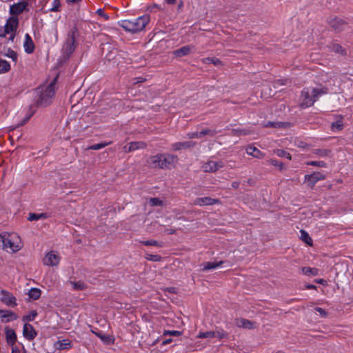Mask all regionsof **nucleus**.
Masks as SVG:
<instances>
[{"instance_id":"obj_34","label":"nucleus","mask_w":353,"mask_h":353,"mask_svg":"<svg viewBox=\"0 0 353 353\" xmlns=\"http://www.w3.org/2000/svg\"><path fill=\"white\" fill-rule=\"evenodd\" d=\"M37 314H38L36 310H32L28 314L23 316L22 320L23 321H27V322L32 321L35 319V317L37 316Z\"/></svg>"},{"instance_id":"obj_54","label":"nucleus","mask_w":353,"mask_h":353,"mask_svg":"<svg viewBox=\"0 0 353 353\" xmlns=\"http://www.w3.org/2000/svg\"><path fill=\"white\" fill-rule=\"evenodd\" d=\"M333 50L336 53H340V54L344 53V50H343V48L339 44L333 45Z\"/></svg>"},{"instance_id":"obj_53","label":"nucleus","mask_w":353,"mask_h":353,"mask_svg":"<svg viewBox=\"0 0 353 353\" xmlns=\"http://www.w3.org/2000/svg\"><path fill=\"white\" fill-rule=\"evenodd\" d=\"M146 259L152 261H159L161 258L159 255L157 254H149Z\"/></svg>"},{"instance_id":"obj_11","label":"nucleus","mask_w":353,"mask_h":353,"mask_svg":"<svg viewBox=\"0 0 353 353\" xmlns=\"http://www.w3.org/2000/svg\"><path fill=\"white\" fill-rule=\"evenodd\" d=\"M28 6V2L25 1H21L17 3H14L10 5L9 12L14 17H17V15L22 13Z\"/></svg>"},{"instance_id":"obj_21","label":"nucleus","mask_w":353,"mask_h":353,"mask_svg":"<svg viewBox=\"0 0 353 353\" xmlns=\"http://www.w3.org/2000/svg\"><path fill=\"white\" fill-rule=\"evenodd\" d=\"M245 150L248 155L252 156L256 159H262L265 156L262 152H261L257 148L253 145L248 146Z\"/></svg>"},{"instance_id":"obj_42","label":"nucleus","mask_w":353,"mask_h":353,"mask_svg":"<svg viewBox=\"0 0 353 353\" xmlns=\"http://www.w3.org/2000/svg\"><path fill=\"white\" fill-rule=\"evenodd\" d=\"M198 339H204V338H214V331H208L204 332H199L197 335Z\"/></svg>"},{"instance_id":"obj_52","label":"nucleus","mask_w":353,"mask_h":353,"mask_svg":"<svg viewBox=\"0 0 353 353\" xmlns=\"http://www.w3.org/2000/svg\"><path fill=\"white\" fill-rule=\"evenodd\" d=\"M92 332L103 341H108L110 340V336H105L101 332H95L94 331H92Z\"/></svg>"},{"instance_id":"obj_27","label":"nucleus","mask_w":353,"mask_h":353,"mask_svg":"<svg viewBox=\"0 0 353 353\" xmlns=\"http://www.w3.org/2000/svg\"><path fill=\"white\" fill-rule=\"evenodd\" d=\"M49 217V215L47 213H30L28 216V220L29 221H37L39 219H45Z\"/></svg>"},{"instance_id":"obj_6","label":"nucleus","mask_w":353,"mask_h":353,"mask_svg":"<svg viewBox=\"0 0 353 353\" xmlns=\"http://www.w3.org/2000/svg\"><path fill=\"white\" fill-rule=\"evenodd\" d=\"M77 32V29L74 28L70 34L68 36V39L65 41L63 48H62V54L64 59H68L70 57V55L75 50V34Z\"/></svg>"},{"instance_id":"obj_41","label":"nucleus","mask_w":353,"mask_h":353,"mask_svg":"<svg viewBox=\"0 0 353 353\" xmlns=\"http://www.w3.org/2000/svg\"><path fill=\"white\" fill-rule=\"evenodd\" d=\"M59 348L61 350L69 349L72 347L71 342L69 340L63 339L62 341H59Z\"/></svg>"},{"instance_id":"obj_7","label":"nucleus","mask_w":353,"mask_h":353,"mask_svg":"<svg viewBox=\"0 0 353 353\" xmlns=\"http://www.w3.org/2000/svg\"><path fill=\"white\" fill-rule=\"evenodd\" d=\"M223 166L224 163L222 161L209 160L202 165L201 168L205 172H215Z\"/></svg>"},{"instance_id":"obj_19","label":"nucleus","mask_w":353,"mask_h":353,"mask_svg":"<svg viewBox=\"0 0 353 353\" xmlns=\"http://www.w3.org/2000/svg\"><path fill=\"white\" fill-rule=\"evenodd\" d=\"M149 163L154 168L163 169V154H157L150 158Z\"/></svg>"},{"instance_id":"obj_49","label":"nucleus","mask_w":353,"mask_h":353,"mask_svg":"<svg viewBox=\"0 0 353 353\" xmlns=\"http://www.w3.org/2000/svg\"><path fill=\"white\" fill-rule=\"evenodd\" d=\"M96 13H97L99 16H100V17H103L105 21H108V20H109V19H110L109 15H108V14L105 13V12H104V11H103V9H101V8H99V9L96 11Z\"/></svg>"},{"instance_id":"obj_10","label":"nucleus","mask_w":353,"mask_h":353,"mask_svg":"<svg viewBox=\"0 0 353 353\" xmlns=\"http://www.w3.org/2000/svg\"><path fill=\"white\" fill-rule=\"evenodd\" d=\"M1 301L5 305L10 307H15L17 305L16 298L10 292L6 290L1 291Z\"/></svg>"},{"instance_id":"obj_16","label":"nucleus","mask_w":353,"mask_h":353,"mask_svg":"<svg viewBox=\"0 0 353 353\" xmlns=\"http://www.w3.org/2000/svg\"><path fill=\"white\" fill-rule=\"evenodd\" d=\"M147 147L146 143L143 141H133L128 144V146L125 147V150L127 152H133L140 149H144Z\"/></svg>"},{"instance_id":"obj_37","label":"nucleus","mask_w":353,"mask_h":353,"mask_svg":"<svg viewBox=\"0 0 353 353\" xmlns=\"http://www.w3.org/2000/svg\"><path fill=\"white\" fill-rule=\"evenodd\" d=\"M110 143H111V142H104V143L94 144V145L89 146L87 148V150H100V149H102V148H105V146L110 145Z\"/></svg>"},{"instance_id":"obj_45","label":"nucleus","mask_w":353,"mask_h":353,"mask_svg":"<svg viewBox=\"0 0 353 353\" xmlns=\"http://www.w3.org/2000/svg\"><path fill=\"white\" fill-rule=\"evenodd\" d=\"M201 135L205 136V135H209L210 137H214L216 134L217 132L215 130H210V129H205L200 132Z\"/></svg>"},{"instance_id":"obj_20","label":"nucleus","mask_w":353,"mask_h":353,"mask_svg":"<svg viewBox=\"0 0 353 353\" xmlns=\"http://www.w3.org/2000/svg\"><path fill=\"white\" fill-rule=\"evenodd\" d=\"M226 263V261H209L205 262L202 264V271L206 272L208 270H214L217 268H219L223 263Z\"/></svg>"},{"instance_id":"obj_2","label":"nucleus","mask_w":353,"mask_h":353,"mask_svg":"<svg viewBox=\"0 0 353 353\" xmlns=\"http://www.w3.org/2000/svg\"><path fill=\"white\" fill-rule=\"evenodd\" d=\"M55 79L49 85H44L37 89L36 103L39 106H47L51 103L55 93Z\"/></svg>"},{"instance_id":"obj_62","label":"nucleus","mask_w":353,"mask_h":353,"mask_svg":"<svg viewBox=\"0 0 353 353\" xmlns=\"http://www.w3.org/2000/svg\"><path fill=\"white\" fill-rule=\"evenodd\" d=\"M12 353H21V352L17 347H13L12 348Z\"/></svg>"},{"instance_id":"obj_28","label":"nucleus","mask_w":353,"mask_h":353,"mask_svg":"<svg viewBox=\"0 0 353 353\" xmlns=\"http://www.w3.org/2000/svg\"><path fill=\"white\" fill-rule=\"evenodd\" d=\"M300 239L310 246L312 245L313 241L309 234L304 230L300 231Z\"/></svg>"},{"instance_id":"obj_22","label":"nucleus","mask_w":353,"mask_h":353,"mask_svg":"<svg viewBox=\"0 0 353 353\" xmlns=\"http://www.w3.org/2000/svg\"><path fill=\"white\" fill-rule=\"evenodd\" d=\"M0 316L5 319L6 322L12 321L18 319L17 314L10 310H0Z\"/></svg>"},{"instance_id":"obj_29","label":"nucleus","mask_w":353,"mask_h":353,"mask_svg":"<svg viewBox=\"0 0 353 353\" xmlns=\"http://www.w3.org/2000/svg\"><path fill=\"white\" fill-rule=\"evenodd\" d=\"M70 283L74 290H83L87 288L86 284L81 281H70Z\"/></svg>"},{"instance_id":"obj_13","label":"nucleus","mask_w":353,"mask_h":353,"mask_svg":"<svg viewBox=\"0 0 353 353\" xmlns=\"http://www.w3.org/2000/svg\"><path fill=\"white\" fill-rule=\"evenodd\" d=\"M220 201L210 197H199L194 201V205L198 206L212 205L219 203Z\"/></svg>"},{"instance_id":"obj_44","label":"nucleus","mask_w":353,"mask_h":353,"mask_svg":"<svg viewBox=\"0 0 353 353\" xmlns=\"http://www.w3.org/2000/svg\"><path fill=\"white\" fill-rule=\"evenodd\" d=\"M149 204L151 206H162L163 201L158 198H151L149 200Z\"/></svg>"},{"instance_id":"obj_26","label":"nucleus","mask_w":353,"mask_h":353,"mask_svg":"<svg viewBox=\"0 0 353 353\" xmlns=\"http://www.w3.org/2000/svg\"><path fill=\"white\" fill-rule=\"evenodd\" d=\"M236 325L245 329H252L254 327L253 322L245 319H238L236 321Z\"/></svg>"},{"instance_id":"obj_3","label":"nucleus","mask_w":353,"mask_h":353,"mask_svg":"<svg viewBox=\"0 0 353 353\" xmlns=\"http://www.w3.org/2000/svg\"><path fill=\"white\" fill-rule=\"evenodd\" d=\"M0 247L8 252H17L22 248L23 244L19 236L3 233L0 234Z\"/></svg>"},{"instance_id":"obj_1","label":"nucleus","mask_w":353,"mask_h":353,"mask_svg":"<svg viewBox=\"0 0 353 353\" xmlns=\"http://www.w3.org/2000/svg\"><path fill=\"white\" fill-rule=\"evenodd\" d=\"M150 21V16H143L132 19H124L118 22L119 25L128 32L135 33L142 31Z\"/></svg>"},{"instance_id":"obj_12","label":"nucleus","mask_w":353,"mask_h":353,"mask_svg":"<svg viewBox=\"0 0 353 353\" xmlns=\"http://www.w3.org/2000/svg\"><path fill=\"white\" fill-rule=\"evenodd\" d=\"M177 161V156L170 154H163V169H171Z\"/></svg>"},{"instance_id":"obj_59","label":"nucleus","mask_w":353,"mask_h":353,"mask_svg":"<svg viewBox=\"0 0 353 353\" xmlns=\"http://www.w3.org/2000/svg\"><path fill=\"white\" fill-rule=\"evenodd\" d=\"M165 232L168 234H174L176 233V230L175 229H173V228H170V229H166L165 230Z\"/></svg>"},{"instance_id":"obj_4","label":"nucleus","mask_w":353,"mask_h":353,"mask_svg":"<svg viewBox=\"0 0 353 353\" xmlns=\"http://www.w3.org/2000/svg\"><path fill=\"white\" fill-rule=\"evenodd\" d=\"M19 26V19L17 17H10L3 26H0V38H6L8 43H14Z\"/></svg>"},{"instance_id":"obj_9","label":"nucleus","mask_w":353,"mask_h":353,"mask_svg":"<svg viewBox=\"0 0 353 353\" xmlns=\"http://www.w3.org/2000/svg\"><path fill=\"white\" fill-rule=\"evenodd\" d=\"M325 179V175L320 172H315L311 174H306L305 176V181L311 188H313L318 181Z\"/></svg>"},{"instance_id":"obj_14","label":"nucleus","mask_w":353,"mask_h":353,"mask_svg":"<svg viewBox=\"0 0 353 353\" xmlns=\"http://www.w3.org/2000/svg\"><path fill=\"white\" fill-rule=\"evenodd\" d=\"M23 335L28 341H32L37 335V331L29 323H25L23 327Z\"/></svg>"},{"instance_id":"obj_33","label":"nucleus","mask_w":353,"mask_h":353,"mask_svg":"<svg viewBox=\"0 0 353 353\" xmlns=\"http://www.w3.org/2000/svg\"><path fill=\"white\" fill-rule=\"evenodd\" d=\"M302 272L308 276H316L318 274V269L310 267H304L302 268Z\"/></svg>"},{"instance_id":"obj_40","label":"nucleus","mask_w":353,"mask_h":353,"mask_svg":"<svg viewBox=\"0 0 353 353\" xmlns=\"http://www.w3.org/2000/svg\"><path fill=\"white\" fill-rule=\"evenodd\" d=\"M140 243L144 245H153V246H158V247L163 246L162 243H160L156 240L142 241H140Z\"/></svg>"},{"instance_id":"obj_15","label":"nucleus","mask_w":353,"mask_h":353,"mask_svg":"<svg viewBox=\"0 0 353 353\" xmlns=\"http://www.w3.org/2000/svg\"><path fill=\"white\" fill-rule=\"evenodd\" d=\"M24 50L28 54H31L34 50V43L29 34H25L24 42H23Z\"/></svg>"},{"instance_id":"obj_35","label":"nucleus","mask_w":353,"mask_h":353,"mask_svg":"<svg viewBox=\"0 0 353 353\" xmlns=\"http://www.w3.org/2000/svg\"><path fill=\"white\" fill-rule=\"evenodd\" d=\"M314 153L321 157H323L330 155L331 150L327 149H315Z\"/></svg>"},{"instance_id":"obj_32","label":"nucleus","mask_w":353,"mask_h":353,"mask_svg":"<svg viewBox=\"0 0 353 353\" xmlns=\"http://www.w3.org/2000/svg\"><path fill=\"white\" fill-rule=\"evenodd\" d=\"M10 70V63L6 60L0 59V74L6 73L9 72Z\"/></svg>"},{"instance_id":"obj_47","label":"nucleus","mask_w":353,"mask_h":353,"mask_svg":"<svg viewBox=\"0 0 353 353\" xmlns=\"http://www.w3.org/2000/svg\"><path fill=\"white\" fill-rule=\"evenodd\" d=\"M204 62L206 63H213L215 65H219L221 64V61L219 59H217V58H210V57H208V58H206L205 59Z\"/></svg>"},{"instance_id":"obj_31","label":"nucleus","mask_w":353,"mask_h":353,"mask_svg":"<svg viewBox=\"0 0 353 353\" xmlns=\"http://www.w3.org/2000/svg\"><path fill=\"white\" fill-rule=\"evenodd\" d=\"M34 112L35 110L33 109L32 105H30L27 110L25 117L23 118V121L18 125V126H21L25 124L32 117Z\"/></svg>"},{"instance_id":"obj_46","label":"nucleus","mask_w":353,"mask_h":353,"mask_svg":"<svg viewBox=\"0 0 353 353\" xmlns=\"http://www.w3.org/2000/svg\"><path fill=\"white\" fill-rule=\"evenodd\" d=\"M61 6V2L59 0H53L52 7L50 8L52 12H57L59 10Z\"/></svg>"},{"instance_id":"obj_8","label":"nucleus","mask_w":353,"mask_h":353,"mask_svg":"<svg viewBox=\"0 0 353 353\" xmlns=\"http://www.w3.org/2000/svg\"><path fill=\"white\" fill-rule=\"evenodd\" d=\"M60 260L61 256L59 254L54 251H50L46 254L43 263L45 265L52 267L58 265Z\"/></svg>"},{"instance_id":"obj_60","label":"nucleus","mask_w":353,"mask_h":353,"mask_svg":"<svg viewBox=\"0 0 353 353\" xmlns=\"http://www.w3.org/2000/svg\"><path fill=\"white\" fill-rule=\"evenodd\" d=\"M168 292H170V293H176V289L175 288H167L166 290Z\"/></svg>"},{"instance_id":"obj_30","label":"nucleus","mask_w":353,"mask_h":353,"mask_svg":"<svg viewBox=\"0 0 353 353\" xmlns=\"http://www.w3.org/2000/svg\"><path fill=\"white\" fill-rule=\"evenodd\" d=\"M41 296V290L36 288H32L28 292V296L32 300H37Z\"/></svg>"},{"instance_id":"obj_18","label":"nucleus","mask_w":353,"mask_h":353,"mask_svg":"<svg viewBox=\"0 0 353 353\" xmlns=\"http://www.w3.org/2000/svg\"><path fill=\"white\" fill-rule=\"evenodd\" d=\"M330 25L336 31H341L347 26V23L343 19L336 17L330 19Z\"/></svg>"},{"instance_id":"obj_5","label":"nucleus","mask_w":353,"mask_h":353,"mask_svg":"<svg viewBox=\"0 0 353 353\" xmlns=\"http://www.w3.org/2000/svg\"><path fill=\"white\" fill-rule=\"evenodd\" d=\"M327 92V89L326 88H323L321 89L313 88L311 92L308 88L303 89L301 95L302 99L301 107L303 108H306L312 106L321 95L325 94Z\"/></svg>"},{"instance_id":"obj_61","label":"nucleus","mask_w":353,"mask_h":353,"mask_svg":"<svg viewBox=\"0 0 353 353\" xmlns=\"http://www.w3.org/2000/svg\"><path fill=\"white\" fill-rule=\"evenodd\" d=\"M172 340L171 339H166V340H165V341H163L162 342V345H167V344H168V343H171V342H172Z\"/></svg>"},{"instance_id":"obj_23","label":"nucleus","mask_w":353,"mask_h":353,"mask_svg":"<svg viewBox=\"0 0 353 353\" xmlns=\"http://www.w3.org/2000/svg\"><path fill=\"white\" fill-rule=\"evenodd\" d=\"M6 338L7 343L10 345H14L17 341V334L14 330L7 329L6 330Z\"/></svg>"},{"instance_id":"obj_17","label":"nucleus","mask_w":353,"mask_h":353,"mask_svg":"<svg viewBox=\"0 0 353 353\" xmlns=\"http://www.w3.org/2000/svg\"><path fill=\"white\" fill-rule=\"evenodd\" d=\"M196 145V142L194 141H183V142H176L172 145V149L174 151L180 150L182 149H188L193 148Z\"/></svg>"},{"instance_id":"obj_56","label":"nucleus","mask_w":353,"mask_h":353,"mask_svg":"<svg viewBox=\"0 0 353 353\" xmlns=\"http://www.w3.org/2000/svg\"><path fill=\"white\" fill-rule=\"evenodd\" d=\"M314 310L318 312L321 317H326L327 316V312L321 307H315Z\"/></svg>"},{"instance_id":"obj_25","label":"nucleus","mask_w":353,"mask_h":353,"mask_svg":"<svg viewBox=\"0 0 353 353\" xmlns=\"http://www.w3.org/2000/svg\"><path fill=\"white\" fill-rule=\"evenodd\" d=\"M191 48L190 46H185L175 50L174 54L177 57H181L188 55L190 52Z\"/></svg>"},{"instance_id":"obj_50","label":"nucleus","mask_w":353,"mask_h":353,"mask_svg":"<svg viewBox=\"0 0 353 353\" xmlns=\"http://www.w3.org/2000/svg\"><path fill=\"white\" fill-rule=\"evenodd\" d=\"M163 335L179 336L180 335H181V332L177 330H167L164 332Z\"/></svg>"},{"instance_id":"obj_38","label":"nucleus","mask_w":353,"mask_h":353,"mask_svg":"<svg viewBox=\"0 0 353 353\" xmlns=\"http://www.w3.org/2000/svg\"><path fill=\"white\" fill-rule=\"evenodd\" d=\"M332 130L333 131H339L341 130L343 128V124L342 120L336 121V122H333L331 125Z\"/></svg>"},{"instance_id":"obj_48","label":"nucleus","mask_w":353,"mask_h":353,"mask_svg":"<svg viewBox=\"0 0 353 353\" xmlns=\"http://www.w3.org/2000/svg\"><path fill=\"white\" fill-rule=\"evenodd\" d=\"M214 338L216 337L219 339H222L223 338H226L228 336V334L223 330L221 331H214Z\"/></svg>"},{"instance_id":"obj_57","label":"nucleus","mask_w":353,"mask_h":353,"mask_svg":"<svg viewBox=\"0 0 353 353\" xmlns=\"http://www.w3.org/2000/svg\"><path fill=\"white\" fill-rule=\"evenodd\" d=\"M266 127H273V128H278L280 127L279 123H274V122H268L266 125Z\"/></svg>"},{"instance_id":"obj_63","label":"nucleus","mask_w":353,"mask_h":353,"mask_svg":"<svg viewBox=\"0 0 353 353\" xmlns=\"http://www.w3.org/2000/svg\"><path fill=\"white\" fill-rule=\"evenodd\" d=\"M232 186L234 188H237L239 186V182H238V181H234V182L232 183Z\"/></svg>"},{"instance_id":"obj_51","label":"nucleus","mask_w":353,"mask_h":353,"mask_svg":"<svg viewBox=\"0 0 353 353\" xmlns=\"http://www.w3.org/2000/svg\"><path fill=\"white\" fill-rule=\"evenodd\" d=\"M269 163L272 165L279 168L280 170L283 169V163L278 161L276 159H270Z\"/></svg>"},{"instance_id":"obj_43","label":"nucleus","mask_w":353,"mask_h":353,"mask_svg":"<svg viewBox=\"0 0 353 353\" xmlns=\"http://www.w3.org/2000/svg\"><path fill=\"white\" fill-rule=\"evenodd\" d=\"M309 165L317 166L320 168H325L326 163L323 161H312L307 163Z\"/></svg>"},{"instance_id":"obj_58","label":"nucleus","mask_w":353,"mask_h":353,"mask_svg":"<svg viewBox=\"0 0 353 353\" xmlns=\"http://www.w3.org/2000/svg\"><path fill=\"white\" fill-rule=\"evenodd\" d=\"M82 0H65L66 3L68 4H74V3H79Z\"/></svg>"},{"instance_id":"obj_64","label":"nucleus","mask_w":353,"mask_h":353,"mask_svg":"<svg viewBox=\"0 0 353 353\" xmlns=\"http://www.w3.org/2000/svg\"><path fill=\"white\" fill-rule=\"evenodd\" d=\"M305 288H306L307 289H309V290H310V289H316V287L314 285H312V284H308V285H307L305 286Z\"/></svg>"},{"instance_id":"obj_55","label":"nucleus","mask_w":353,"mask_h":353,"mask_svg":"<svg viewBox=\"0 0 353 353\" xmlns=\"http://www.w3.org/2000/svg\"><path fill=\"white\" fill-rule=\"evenodd\" d=\"M187 137L190 139H195V138H201V132H189L187 134Z\"/></svg>"},{"instance_id":"obj_36","label":"nucleus","mask_w":353,"mask_h":353,"mask_svg":"<svg viewBox=\"0 0 353 353\" xmlns=\"http://www.w3.org/2000/svg\"><path fill=\"white\" fill-rule=\"evenodd\" d=\"M232 133L234 135H247L250 134V130L247 129L235 128L232 130Z\"/></svg>"},{"instance_id":"obj_24","label":"nucleus","mask_w":353,"mask_h":353,"mask_svg":"<svg viewBox=\"0 0 353 353\" xmlns=\"http://www.w3.org/2000/svg\"><path fill=\"white\" fill-rule=\"evenodd\" d=\"M1 54L10 58L14 62H17L18 59V55L16 52H14L11 48L4 49L2 52H1Z\"/></svg>"},{"instance_id":"obj_39","label":"nucleus","mask_w":353,"mask_h":353,"mask_svg":"<svg viewBox=\"0 0 353 353\" xmlns=\"http://www.w3.org/2000/svg\"><path fill=\"white\" fill-rule=\"evenodd\" d=\"M274 153L279 157H285L290 160L292 159L291 154L290 153L287 152L286 151H285L284 150H280V149L276 150L274 151Z\"/></svg>"}]
</instances>
